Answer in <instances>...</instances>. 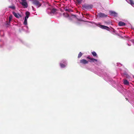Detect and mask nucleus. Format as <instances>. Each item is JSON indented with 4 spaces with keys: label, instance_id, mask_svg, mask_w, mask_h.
Returning <instances> with one entry per match:
<instances>
[{
    "label": "nucleus",
    "instance_id": "nucleus-1",
    "mask_svg": "<svg viewBox=\"0 0 134 134\" xmlns=\"http://www.w3.org/2000/svg\"><path fill=\"white\" fill-rule=\"evenodd\" d=\"M32 3L33 4L36 6L37 8L40 7L42 5V4L37 0H33L32 1Z\"/></svg>",
    "mask_w": 134,
    "mask_h": 134
},
{
    "label": "nucleus",
    "instance_id": "nucleus-2",
    "mask_svg": "<svg viewBox=\"0 0 134 134\" xmlns=\"http://www.w3.org/2000/svg\"><path fill=\"white\" fill-rule=\"evenodd\" d=\"M93 6L92 4H85L82 5V7L87 10H89L92 9Z\"/></svg>",
    "mask_w": 134,
    "mask_h": 134
},
{
    "label": "nucleus",
    "instance_id": "nucleus-3",
    "mask_svg": "<svg viewBox=\"0 0 134 134\" xmlns=\"http://www.w3.org/2000/svg\"><path fill=\"white\" fill-rule=\"evenodd\" d=\"M98 16L100 18H104L108 16L107 15L105 14L104 13H100L98 14Z\"/></svg>",
    "mask_w": 134,
    "mask_h": 134
},
{
    "label": "nucleus",
    "instance_id": "nucleus-4",
    "mask_svg": "<svg viewBox=\"0 0 134 134\" xmlns=\"http://www.w3.org/2000/svg\"><path fill=\"white\" fill-rule=\"evenodd\" d=\"M20 3L25 8H27L28 7V5L26 1L20 2Z\"/></svg>",
    "mask_w": 134,
    "mask_h": 134
},
{
    "label": "nucleus",
    "instance_id": "nucleus-5",
    "mask_svg": "<svg viewBox=\"0 0 134 134\" xmlns=\"http://www.w3.org/2000/svg\"><path fill=\"white\" fill-rule=\"evenodd\" d=\"M109 12L110 13V14L111 15L113 16H116L117 15V13L114 11L110 10L109 11Z\"/></svg>",
    "mask_w": 134,
    "mask_h": 134
},
{
    "label": "nucleus",
    "instance_id": "nucleus-6",
    "mask_svg": "<svg viewBox=\"0 0 134 134\" xmlns=\"http://www.w3.org/2000/svg\"><path fill=\"white\" fill-rule=\"evenodd\" d=\"M13 14L14 16L17 18H20L22 17V16L21 15H20L18 13L17 14L14 12H13Z\"/></svg>",
    "mask_w": 134,
    "mask_h": 134
},
{
    "label": "nucleus",
    "instance_id": "nucleus-7",
    "mask_svg": "<svg viewBox=\"0 0 134 134\" xmlns=\"http://www.w3.org/2000/svg\"><path fill=\"white\" fill-rule=\"evenodd\" d=\"M80 62L81 63L85 64L88 63V62L85 59H82L80 60Z\"/></svg>",
    "mask_w": 134,
    "mask_h": 134
},
{
    "label": "nucleus",
    "instance_id": "nucleus-8",
    "mask_svg": "<svg viewBox=\"0 0 134 134\" xmlns=\"http://www.w3.org/2000/svg\"><path fill=\"white\" fill-rule=\"evenodd\" d=\"M118 25L120 26H124L126 25V24L124 22L120 21L118 23Z\"/></svg>",
    "mask_w": 134,
    "mask_h": 134
},
{
    "label": "nucleus",
    "instance_id": "nucleus-9",
    "mask_svg": "<svg viewBox=\"0 0 134 134\" xmlns=\"http://www.w3.org/2000/svg\"><path fill=\"white\" fill-rule=\"evenodd\" d=\"M101 26L102 28L104 29H107V30H108L109 29V28L108 27L104 25H101Z\"/></svg>",
    "mask_w": 134,
    "mask_h": 134
},
{
    "label": "nucleus",
    "instance_id": "nucleus-10",
    "mask_svg": "<svg viewBox=\"0 0 134 134\" xmlns=\"http://www.w3.org/2000/svg\"><path fill=\"white\" fill-rule=\"evenodd\" d=\"M124 84L126 85H128L129 84V82L126 80H124Z\"/></svg>",
    "mask_w": 134,
    "mask_h": 134
},
{
    "label": "nucleus",
    "instance_id": "nucleus-11",
    "mask_svg": "<svg viewBox=\"0 0 134 134\" xmlns=\"http://www.w3.org/2000/svg\"><path fill=\"white\" fill-rule=\"evenodd\" d=\"M30 14V13L28 11L26 12V16L25 17V18H26V19L28 18Z\"/></svg>",
    "mask_w": 134,
    "mask_h": 134
},
{
    "label": "nucleus",
    "instance_id": "nucleus-12",
    "mask_svg": "<svg viewBox=\"0 0 134 134\" xmlns=\"http://www.w3.org/2000/svg\"><path fill=\"white\" fill-rule=\"evenodd\" d=\"M12 15H10L9 17V22L8 23H7V25L9 24L10 23V21L12 19Z\"/></svg>",
    "mask_w": 134,
    "mask_h": 134
},
{
    "label": "nucleus",
    "instance_id": "nucleus-13",
    "mask_svg": "<svg viewBox=\"0 0 134 134\" xmlns=\"http://www.w3.org/2000/svg\"><path fill=\"white\" fill-rule=\"evenodd\" d=\"M129 2V3L132 6L134 5V2L132 0H128Z\"/></svg>",
    "mask_w": 134,
    "mask_h": 134
},
{
    "label": "nucleus",
    "instance_id": "nucleus-14",
    "mask_svg": "<svg viewBox=\"0 0 134 134\" xmlns=\"http://www.w3.org/2000/svg\"><path fill=\"white\" fill-rule=\"evenodd\" d=\"M91 59L90 60V62H94L95 61L97 62V60L96 59H95L94 58H91Z\"/></svg>",
    "mask_w": 134,
    "mask_h": 134
},
{
    "label": "nucleus",
    "instance_id": "nucleus-15",
    "mask_svg": "<svg viewBox=\"0 0 134 134\" xmlns=\"http://www.w3.org/2000/svg\"><path fill=\"white\" fill-rule=\"evenodd\" d=\"M92 54L94 57H97V55L96 53L95 52H92Z\"/></svg>",
    "mask_w": 134,
    "mask_h": 134
},
{
    "label": "nucleus",
    "instance_id": "nucleus-16",
    "mask_svg": "<svg viewBox=\"0 0 134 134\" xmlns=\"http://www.w3.org/2000/svg\"><path fill=\"white\" fill-rule=\"evenodd\" d=\"M64 10L65 11H68L69 12H72L71 10L69 8H67V7L65 8H64Z\"/></svg>",
    "mask_w": 134,
    "mask_h": 134
},
{
    "label": "nucleus",
    "instance_id": "nucleus-17",
    "mask_svg": "<svg viewBox=\"0 0 134 134\" xmlns=\"http://www.w3.org/2000/svg\"><path fill=\"white\" fill-rule=\"evenodd\" d=\"M56 10L55 9L53 8L51 10L50 13H54L56 11Z\"/></svg>",
    "mask_w": 134,
    "mask_h": 134
},
{
    "label": "nucleus",
    "instance_id": "nucleus-18",
    "mask_svg": "<svg viewBox=\"0 0 134 134\" xmlns=\"http://www.w3.org/2000/svg\"><path fill=\"white\" fill-rule=\"evenodd\" d=\"M9 8H11L15 10V7L14 5L10 6L9 7Z\"/></svg>",
    "mask_w": 134,
    "mask_h": 134
},
{
    "label": "nucleus",
    "instance_id": "nucleus-19",
    "mask_svg": "<svg viewBox=\"0 0 134 134\" xmlns=\"http://www.w3.org/2000/svg\"><path fill=\"white\" fill-rule=\"evenodd\" d=\"M27 19L26 18H25L24 21V24L25 25H26L27 24Z\"/></svg>",
    "mask_w": 134,
    "mask_h": 134
},
{
    "label": "nucleus",
    "instance_id": "nucleus-20",
    "mask_svg": "<svg viewBox=\"0 0 134 134\" xmlns=\"http://www.w3.org/2000/svg\"><path fill=\"white\" fill-rule=\"evenodd\" d=\"M82 53L81 52H80L78 55V58H80L82 56Z\"/></svg>",
    "mask_w": 134,
    "mask_h": 134
},
{
    "label": "nucleus",
    "instance_id": "nucleus-21",
    "mask_svg": "<svg viewBox=\"0 0 134 134\" xmlns=\"http://www.w3.org/2000/svg\"><path fill=\"white\" fill-rule=\"evenodd\" d=\"M60 65L61 67L62 68H63L65 67V65L62 63H60Z\"/></svg>",
    "mask_w": 134,
    "mask_h": 134
},
{
    "label": "nucleus",
    "instance_id": "nucleus-22",
    "mask_svg": "<svg viewBox=\"0 0 134 134\" xmlns=\"http://www.w3.org/2000/svg\"><path fill=\"white\" fill-rule=\"evenodd\" d=\"M82 0H77V2L78 4H80Z\"/></svg>",
    "mask_w": 134,
    "mask_h": 134
},
{
    "label": "nucleus",
    "instance_id": "nucleus-23",
    "mask_svg": "<svg viewBox=\"0 0 134 134\" xmlns=\"http://www.w3.org/2000/svg\"><path fill=\"white\" fill-rule=\"evenodd\" d=\"M126 77L127 79H129L130 78V77L128 75H126Z\"/></svg>",
    "mask_w": 134,
    "mask_h": 134
},
{
    "label": "nucleus",
    "instance_id": "nucleus-24",
    "mask_svg": "<svg viewBox=\"0 0 134 134\" xmlns=\"http://www.w3.org/2000/svg\"><path fill=\"white\" fill-rule=\"evenodd\" d=\"M87 58H88V59H89L90 60H91V58L89 56H88V57H87Z\"/></svg>",
    "mask_w": 134,
    "mask_h": 134
},
{
    "label": "nucleus",
    "instance_id": "nucleus-25",
    "mask_svg": "<svg viewBox=\"0 0 134 134\" xmlns=\"http://www.w3.org/2000/svg\"><path fill=\"white\" fill-rule=\"evenodd\" d=\"M22 2H24V1H26V0H21Z\"/></svg>",
    "mask_w": 134,
    "mask_h": 134
},
{
    "label": "nucleus",
    "instance_id": "nucleus-26",
    "mask_svg": "<svg viewBox=\"0 0 134 134\" xmlns=\"http://www.w3.org/2000/svg\"><path fill=\"white\" fill-rule=\"evenodd\" d=\"M77 24L79 25L80 24V23L79 22H77Z\"/></svg>",
    "mask_w": 134,
    "mask_h": 134
},
{
    "label": "nucleus",
    "instance_id": "nucleus-27",
    "mask_svg": "<svg viewBox=\"0 0 134 134\" xmlns=\"http://www.w3.org/2000/svg\"><path fill=\"white\" fill-rule=\"evenodd\" d=\"M32 8L34 10V8L32 6Z\"/></svg>",
    "mask_w": 134,
    "mask_h": 134
},
{
    "label": "nucleus",
    "instance_id": "nucleus-28",
    "mask_svg": "<svg viewBox=\"0 0 134 134\" xmlns=\"http://www.w3.org/2000/svg\"><path fill=\"white\" fill-rule=\"evenodd\" d=\"M126 100L128 99H127L126 98Z\"/></svg>",
    "mask_w": 134,
    "mask_h": 134
}]
</instances>
